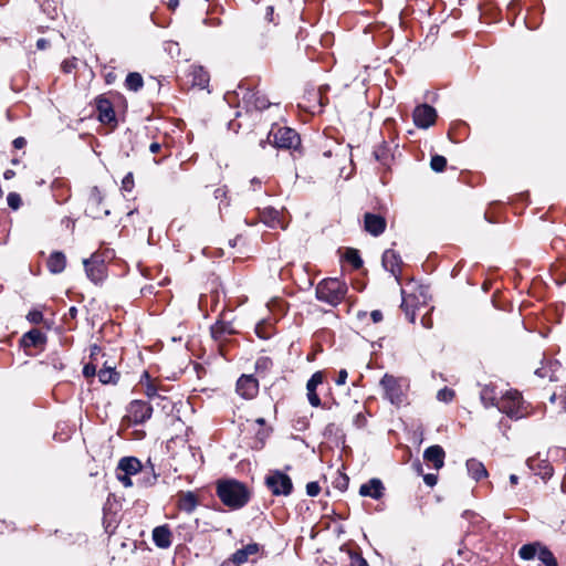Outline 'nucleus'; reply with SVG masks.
Masks as SVG:
<instances>
[{"instance_id":"7c9ffc66","label":"nucleus","mask_w":566,"mask_h":566,"mask_svg":"<svg viewBox=\"0 0 566 566\" xmlns=\"http://www.w3.org/2000/svg\"><path fill=\"white\" fill-rule=\"evenodd\" d=\"M189 76L192 85L205 88L209 84V74L202 66H191Z\"/></svg>"},{"instance_id":"338daca9","label":"nucleus","mask_w":566,"mask_h":566,"mask_svg":"<svg viewBox=\"0 0 566 566\" xmlns=\"http://www.w3.org/2000/svg\"><path fill=\"white\" fill-rule=\"evenodd\" d=\"M203 22L206 24L213 25V27L221 24V21L219 19H213V20L205 19Z\"/></svg>"},{"instance_id":"a19ab883","label":"nucleus","mask_w":566,"mask_h":566,"mask_svg":"<svg viewBox=\"0 0 566 566\" xmlns=\"http://www.w3.org/2000/svg\"><path fill=\"white\" fill-rule=\"evenodd\" d=\"M539 562L544 566H558L557 559L549 549H543L541 552Z\"/></svg>"},{"instance_id":"ea45409f","label":"nucleus","mask_w":566,"mask_h":566,"mask_svg":"<svg viewBox=\"0 0 566 566\" xmlns=\"http://www.w3.org/2000/svg\"><path fill=\"white\" fill-rule=\"evenodd\" d=\"M273 366V361L268 356H261L255 361V370L258 373H266L270 370Z\"/></svg>"},{"instance_id":"f8f14e48","label":"nucleus","mask_w":566,"mask_h":566,"mask_svg":"<svg viewBox=\"0 0 566 566\" xmlns=\"http://www.w3.org/2000/svg\"><path fill=\"white\" fill-rule=\"evenodd\" d=\"M97 117L99 122L107 125H116V115L109 99L98 96L95 101Z\"/></svg>"},{"instance_id":"5fc2aeb1","label":"nucleus","mask_w":566,"mask_h":566,"mask_svg":"<svg viewBox=\"0 0 566 566\" xmlns=\"http://www.w3.org/2000/svg\"><path fill=\"white\" fill-rule=\"evenodd\" d=\"M132 474H118V480L122 482V484L126 488L132 486L134 483L130 479Z\"/></svg>"},{"instance_id":"72a5a7b5","label":"nucleus","mask_w":566,"mask_h":566,"mask_svg":"<svg viewBox=\"0 0 566 566\" xmlns=\"http://www.w3.org/2000/svg\"><path fill=\"white\" fill-rule=\"evenodd\" d=\"M98 379L102 384H116L119 379V374L114 367H104L97 373Z\"/></svg>"},{"instance_id":"69168bd1","label":"nucleus","mask_w":566,"mask_h":566,"mask_svg":"<svg viewBox=\"0 0 566 566\" xmlns=\"http://www.w3.org/2000/svg\"><path fill=\"white\" fill-rule=\"evenodd\" d=\"M62 69L65 73H71L72 72V69H73V64L67 62V61H64L62 63Z\"/></svg>"},{"instance_id":"473e14b6","label":"nucleus","mask_w":566,"mask_h":566,"mask_svg":"<svg viewBox=\"0 0 566 566\" xmlns=\"http://www.w3.org/2000/svg\"><path fill=\"white\" fill-rule=\"evenodd\" d=\"M526 464L531 470H536V468L541 469L542 471L538 472V474H541L543 479L551 478L553 475V468L546 460L528 458Z\"/></svg>"},{"instance_id":"052dcab7","label":"nucleus","mask_w":566,"mask_h":566,"mask_svg":"<svg viewBox=\"0 0 566 566\" xmlns=\"http://www.w3.org/2000/svg\"><path fill=\"white\" fill-rule=\"evenodd\" d=\"M50 46V41L44 39V38H41L36 41V48L38 50H45L46 48Z\"/></svg>"},{"instance_id":"a878e982","label":"nucleus","mask_w":566,"mask_h":566,"mask_svg":"<svg viewBox=\"0 0 566 566\" xmlns=\"http://www.w3.org/2000/svg\"><path fill=\"white\" fill-rule=\"evenodd\" d=\"M198 505V499L191 491L180 492L178 495V507L188 514L192 513Z\"/></svg>"},{"instance_id":"4be33fe9","label":"nucleus","mask_w":566,"mask_h":566,"mask_svg":"<svg viewBox=\"0 0 566 566\" xmlns=\"http://www.w3.org/2000/svg\"><path fill=\"white\" fill-rule=\"evenodd\" d=\"M158 479V474L155 472L154 464L148 461L139 473L136 483L142 488L153 486Z\"/></svg>"},{"instance_id":"5701e85b","label":"nucleus","mask_w":566,"mask_h":566,"mask_svg":"<svg viewBox=\"0 0 566 566\" xmlns=\"http://www.w3.org/2000/svg\"><path fill=\"white\" fill-rule=\"evenodd\" d=\"M560 364L557 360H545L542 366L535 370V375L541 378H548L551 381H556V373L559 370Z\"/></svg>"},{"instance_id":"c9c22d12","label":"nucleus","mask_w":566,"mask_h":566,"mask_svg":"<svg viewBox=\"0 0 566 566\" xmlns=\"http://www.w3.org/2000/svg\"><path fill=\"white\" fill-rule=\"evenodd\" d=\"M125 86L127 90L138 92L144 86L143 76L137 72H130L126 76Z\"/></svg>"},{"instance_id":"4c0bfd02","label":"nucleus","mask_w":566,"mask_h":566,"mask_svg":"<svg viewBox=\"0 0 566 566\" xmlns=\"http://www.w3.org/2000/svg\"><path fill=\"white\" fill-rule=\"evenodd\" d=\"M344 259L353 265L354 269L358 270L363 266V260L359 255L358 250L348 248L344 254Z\"/></svg>"},{"instance_id":"3c124183","label":"nucleus","mask_w":566,"mask_h":566,"mask_svg":"<svg viewBox=\"0 0 566 566\" xmlns=\"http://www.w3.org/2000/svg\"><path fill=\"white\" fill-rule=\"evenodd\" d=\"M96 375V366L94 364H85L83 367V376L88 378Z\"/></svg>"},{"instance_id":"49530a36","label":"nucleus","mask_w":566,"mask_h":566,"mask_svg":"<svg viewBox=\"0 0 566 566\" xmlns=\"http://www.w3.org/2000/svg\"><path fill=\"white\" fill-rule=\"evenodd\" d=\"M27 318L32 324H40L43 321V314L41 311L33 310L29 312Z\"/></svg>"},{"instance_id":"2eb2a0df","label":"nucleus","mask_w":566,"mask_h":566,"mask_svg":"<svg viewBox=\"0 0 566 566\" xmlns=\"http://www.w3.org/2000/svg\"><path fill=\"white\" fill-rule=\"evenodd\" d=\"M365 230L374 237H378L386 230V220L384 217L367 212L364 216Z\"/></svg>"},{"instance_id":"9d476101","label":"nucleus","mask_w":566,"mask_h":566,"mask_svg":"<svg viewBox=\"0 0 566 566\" xmlns=\"http://www.w3.org/2000/svg\"><path fill=\"white\" fill-rule=\"evenodd\" d=\"M412 118L418 128L427 129L436 123L437 111L429 104H421L413 109Z\"/></svg>"},{"instance_id":"bf43d9fd","label":"nucleus","mask_w":566,"mask_h":566,"mask_svg":"<svg viewBox=\"0 0 566 566\" xmlns=\"http://www.w3.org/2000/svg\"><path fill=\"white\" fill-rule=\"evenodd\" d=\"M27 144V140L24 137H17L14 140H13V147L17 148V149H21L25 146Z\"/></svg>"},{"instance_id":"b1692460","label":"nucleus","mask_w":566,"mask_h":566,"mask_svg":"<svg viewBox=\"0 0 566 566\" xmlns=\"http://www.w3.org/2000/svg\"><path fill=\"white\" fill-rule=\"evenodd\" d=\"M143 468L144 467H143L142 462L135 457L122 458L119 460L118 467H117L118 470L123 471L126 474H132V475H136V474L139 475Z\"/></svg>"},{"instance_id":"ddd939ff","label":"nucleus","mask_w":566,"mask_h":566,"mask_svg":"<svg viewBox=\"0 0 566 566\" xmlns=\"http://www.w3.org/2000/svg\"><path fill=\"white\" fill-rule=\"evenodd\" d=\"M381 264L386 271L390 272L399 281L402 260L398 252L392 249L386 250L382 253Z\"/></svg>"},{"instance_id":"7ed1b4c3","label":"nucleus","mask_w":566,"mask_h":566,"mask_svg":"<svg viewBox=\"0 0 566 566\" xmlns=\"http://www.w3.org/2000/svg\"><path fill=\"white\" fill-rule=\"evenodd\" d=\"M316 298L331 306H337L347 293V285L338 279H324L316 286Z\"/></svg>"},{"instance_id":"bb28decb","label":"nucleus","mask_w":566,"mask_h":566,"mask_svg":"<svg viewBox=\"0 0 566 566\" xmlns=\"http://www.w3.org/2000/svg\"><path fill=\"white\" fill-rule=\"evenodd\" d=\"M46 265L51 273H62L66 266V258L64 253L61 251L52 252L48 259Z\"/></svg>"},{"instance_id":"79ce46f5","label":"nucleus","mask_w":566,"mask_h":566,"mask_svg":"<svg viewBox=\"0 0 566 566\" xmlns=\"http://www.w3.org/2000/svg\"><path fill=\"white\" fill-rule=\"evenodd\" d=\"M454 398V391L448 387L440 389L437 394V399L443 402H450Z\"/></svg>"},{"instance_id":"6e6d98bb","label":"nucleus","mask_w":566,"mask_h":566,"mask_svg":"<svg viewBox=\"0 0 566 566\" xmlns=\"http://www.w3.org/2000/svg\"><path fill=\"white\" fill-rule=\"evenodd\" d=\"M235 98H237V92H227L224 94V101L231 106L234 104L235 102Z\"/></svg>"},{"instance_id":"c756f323","label":"nucleus","mask_w":566,"mask_h":566,"mask_svg":"<svg viewBox=\"0 0 566 566\" xmlns=\"http://www.w3.org/2000/svg\"><path fill=\"white\" fill-rule=\"evenodd\" d=\"M543 549H548L546 546H543L541 543L538 542H535V543H528V544H525L523 545L520 551H518V555L522 559H525V560H531L533 559L536 555L537 557L539 558V554Z\"/></svg>"},{"instance_id":"e433bc0d","label":"nucleus","mask_w":566,"mask_h":566,"mask_svg":"<svg viewBox=\"0 0 566 566\" xmlns=\"http://www.w3.org/2000/svg\"><path fill=\"white\" fill-rule=\"evenodd\" d=\"M274 333V326L268 321H261L255 326V334L261 339H270Z\"/></svg>"},{"instance_id":"f257e3e1","label":"nucleus","mask_w":566,"mask_h":566,"mask_svg":"<svg viewBox=\"0 0 566 566\" xmlns=\"http://www.w3.org/2000/svg\"><path fill=\"white\" fill-rule=\"evenodd\" d=\"M217 495L226 506L240 510L249 503L251 492L244 483L230 479L218 482Z\"/></svg>"},{"instance_id":"a18cd8bd","label":"nucleus","mask_w":566,"mask_h":566,"mask_svg":"<svg viewBox=\"0 0 566 566\" xmlns=\"http://www.w3.org/2000/svg\"><path fill=\"white\" fill-rule=\"evenodd\" d=\"M335 488H337L340 491H345L348 488L349 479L346 474H339L338 478L334 482Z\"/></svg>"},{"instance_id":"680f3d73","label":"nucleus","mask_w":566,"mask_h":566,"mask_svg":"<svg viewBox=\"0 0 566 566\" xmlns=\"http://www.w3.org/2000/svg\"><path fill=\"white\" fill-rule=\"evenodd\" d=\"M76 316H77V308H76V306H71L69 308V312L65 314V319H67V318L75 319Z\"/></svg>"},{"instance_id":"37998d69","label":"nucleus","mask_w":566,"mask_h":566,"mask_svg":"<svg viewBox=\"0 0 566 566\" xmlns=\"http://www.w3.org/2000/svg\"><path fill=\"white\" fill-rule=\"evenodd\" d=\"M7 202L11 209L17 210L20 208L22 201H21V197L19 193L9 192V195L7 197Z\"/></svg>"},{"instance_id":"39448f33","label":"nucleus","mask_w":566,"mask_h":566,"mask_svg":"<svg viewBox=\"0 0 566 566\" xmlns=\"http://www.w3.org/2000/svg\"><path fill=\"white\" fill-rule=\"evenodd\" d=\"M522 396L516 390H507L500 398L496 406L500 412L505 413L511 419H520L523 417L521 411Z\"/></svg>"},{"instance_id":"f3484780","label":"nucleus","mask_w":566,"mask_h":566,"mask_svg":"<svg viewBox=\"0 0 566 566\" xmlns=\"http://www.w3.org/2000/svg\"><path fill=\"white\" fill-rule=\"evenodd\" d=\"M500 395L503 394L494 384H486L480 390V400L485 408L496 407L500 402Z\"/></svg>"},{"instance_id":"423d86ee","label":"nucleus","mask_w":566,"mask_h":566,"mask_svg":"<svg viewBox=\"0 0 566 566\" xmlns=\"http://www.w3.org/2000/svg\"><path fill=\"white\" fill-rule=\"evenodd\" d=\"M380 386L384 389L385 398L392 405L400 406L405 401L402 387L395 376L385 374L380 380Z\"/></svg>"},{"instance_id":"de8ad7c7","label":"nucleus","mask_w":566,"mask_h":566,"mask_svg":"<svg viewBox=\"0 0 566 566\" xmlns=\"http://www.w3.org/2000/svg\"><path fill=\"white\" fill-rule=\"evenodd\" d=\"M349 566H369V565H368L367 560L361 557V555L350 553Z\"/></svg>"},{"instance_id":"0e129e2a","label":"nucleus","mask_w":566,"mask_h":566,"mask_svg":"<svg viewBox=\"0 0 566 566\" xmlns=\"http://www.w3.org/2000/svg\"><path fill=\"white\" fill-rule=\"evenodd\" d=\"M160 149H161V145L157 142L151 143L149 146V151L153 154L158 153Z\"/></svg>"},{"instance_id":"412c9836","label":"nucleus","mask_w":566,"mask_h":566,"mask_svg":"<svg viewBox=\"0 0 566 566\" xmlns=\"http://www.w3.org/2000/svg\"><path fill=\"white\" fill-rule=\"evenodd\" d=\"M154 544L159 548H168L171 545V531L168 525H160L153 530Z\"/></svg>"},{"instance_id":"393cba45","label":"nucleus","mask_w":566,"mask_h":566,"mask_svg":"<svg viewBox=\"0 0 566 566\" xmlns=\"http://www.w3.org/2000/svg\"><path fill=\"white\" fill-rule=\"evenodd\" d=\"M45 342V334L36 328L27 332L21 339V343L24 347H39L41 345H44Z\"/></svg>"},{"instance_id":"13d9d810","label":"nucleus","mask_w":566,"mask_h":566,"mask_svg":"<svg viewBox=\"0 0 566 566\" xmlns=\"http://www.w3.org/2000/svg\"><path fill=\"white\" fill-rule=\"evenodd\" d=\"M213 195L216 199L222 200L227 196V190L224 187H220L213 191Z\"/></svg>"},{"instance_id":"f704fd0d","label":"nucleus","mask_w":566,"mask_h":566,"mask_svg":"<svg viewBox=\"0 0 566 566\" xmlns=\"http://www.w3.org/2000/svg\"><path fill=\"white\" fill-rule=\"evenodd\" d=\"M42 12L50 19H55L59 11V4L55 0H35Z\"/></svg>"},{"instance_id":"c03bdc74","label":"nucleus","mask_w":566,"mask_h":566,"mask_svg":"<svg viewBox=\"0 0 566 566\" xmlns=\"http://www.w3.org/2000/svg\"><path fill=\"white\" fill-rule=\"evenodd\" d=\"M134 188V176L133 172H128L122 180V189L130 192Z\"/></svg>"},{"instance_id":"aec40b11","label":"nucleus","mask_w":566,"mask_h":566,"mask_svg":"<svg viewBox=\"0 0 566 566\" xmlns=\"http://www.w3.org/2000/svg\"><path fill=\"white\" fill-rule=\"evenodd\" d=\"M261 546L258 543H249L248 545L243 546L242 548L237 549L230 558L237 564V566H240L244 563H247L250 558V556L256 555L260 551Z\"/></svg>"},{"instance_id":"8fccbe9b","label":"nucleus","mask_w":566,"mask_h":566,"mask_svg":"<svg viewBox=\"0 0 566 566\" xmlns=\"http://www.w3.org/2000/svg\"><path fill=\"white\" fill-rule=\"evenodd\" d=\"M401 308L402 311L405 312V315H406V318L410 322V323H413L415 319H416V313L413 310H410L408 304L406 303V300L402 298V303H401Z\"/></svg>"},{"instance_id":"6e6552de","label":"nucleus","mask_w":566,"mask_h":566,"mask_svg":"<svg viewBox=\"0 0 566 566\" xmlns=\"http://www.w3.org/2000/svg\"><path fill=\"white\" fill-rule=\"evenodd\" d=\"M239 90L243 91L242 102L247 109L254 108L256 111H263L270 107V101L260 92L250 90L248 87L245 88L242 83L239 84Z\"/></svg>"},{"instance_id":"cd10ccee","label":"nucleus","mask_w":566,"mask_h":566,"mask_svg":"<svg viewBox=\"0 0 566 566\" xmlns=\"http://www.w3.org/2000/svg\"><path fill=\"white\" fill-rule=\"evenodd\" d=\"M465 467L468 474L475 481L488 476V470L484 464L474 458L467 460Z\"/></svg>"},{"instance_id":"09e8293b","label":"nucleus","mask_w":566,"mask_h":566,"mask_svg":"<svg viewBox=\"0 0 566 566\" xmlns=\"http://www.w3.org/2000/svg\"><path fill=\"white\" fill-rule=\"evenodd\" d=\"M319 491H321V486H319L318 482H308L306 484V494L308 496H312V497L316 496V495H318Z\"/></svg>"},{"instance_id":"6ab92c4d","label":"nucleus","mask_w":566,"mask_h":566,"mask_svg":"<svg viewBox=\"0 0 566 566\" xmlns=\"http://www.w3.org/2000/svg\"><path fill=\"white\" fill-rule=\"evenodd\" d=\"M446 452L439 444L428 447L423 452V459L433 464L436 470H440L444 465Z\"/></svg>"},{"instance_id":"20e7f679","label":"nucleus","mask_w":566,"mask_h":566,"mask_svg":"<svg viewBox=\"0 0 566 566\" xmlns=\"http://www.w3.org/2000/svg\"><path fill=\"white\" fill-rule=\"evenodd\" d=\"M264 483L274 496H289L293 492L291 478L280 470H271L266 474Z\"/></svg>"},{"instance_id":"e2e57ef3","label":"nucleus","mask_w":566,"mask_h":566,"mask_svg":"<svg viewBox=\"0 0 566 566\" xmlns=\"http://www.w3.org/2000/svg\"><path fill=\"white\" fill-rule=\"evenodd\" d=\"M146 395L149 399H154L155 397H157V389L154 386L149 385L147 387Z\"/></svg>"},{"instance_id":"a211bd4d","label":"nucleus","mask_w":566,"mask_h":566,"mask_svg":"<svg viewBox=\"0 0 566 566\" xmlns=\"http://www.w3.org/2000/svg\"><path fill=\"white\" fill-rule=\"evenodd\" d=\"M323 382V374L322 371L314 373L311 378L307 380L306 390H307V399L312 407H319L322 405L321 398L316 392V388L318 385Z\"/></svg>"},{"instance_id":"f03ea898","label":"nucleus","mask_w":566,"mask_h":566,"mask_svg":"<svg viewBox=\"0 0 566 566\" xmlns=\"http://www.w3.org/2000/svg\"><path fill=\"white\" fill-rule=\"evenodd\" d=\"M268 143L273 144L276 148L297 149L301 145V138L296 130L291 127L273 125L268 138L260 140V146L264 148Z\"/></svg>"},{"instance_id":"c85d7f7f","label":"nucleus","mask_w":566,"mask_h":566,"mask_svg":"<svg viewBox=\"0 0 566 566\" xmlns=\"http://www.w3.org/2000/svg\"><path fill=\"white\" fill-rule=\"evenodd\" d=\"M103 201V195L97 186L92 187L90 191L88 206L86 208V214L93 219H101L102 216L94 211V207H98Z\"/></svg>"},{"instance_id":"9b49d317","label":"nucleus","mask_w":566,"mask_h":566,"mask_svg":"<svg viewBox=\"0 0 566 566\" xmlns=\"http://www.w3.org/2000/svg\"><path fill=\"white\" fill-rule=\"evenodd\" d=\"M237 392L244 399H252L259 391V382L252 375H242L235 386Z\"/></svg>"},{"instance_id":"603ef678","label":"nucleus","mask_w":566,"mask_h":566,"mask_svg":"<svg viewBox=\"0 0 566 566\" xmlns=\"http://www.w3.org/2000/svg\"><path fill=\"white\" fill-rule=\"evenodd\" d=\"M347 377H348L347 370L346 369H340L338 371L337 378L335 379L336 385L337 386L345 385L346 380H347Z\"/></svg>"},{"instance_id":"58836bf2","label":"nucleus","mask_w":566,"mask_h":566,"mask_svg":"<svg viewBox=\"0 0 566 566\" xmlns=\"http://www.w3.org/2000/svg\"><path fill=\"white\" fill-rule=\"evenodd\" d=\"M430 167L436 172H442L447 167V159L444 156L434 155L431 157Z\"/></svg>"},{"instance_id":"1a4fd4ad","label":"nucleus","mask_w":566,"mask_h":566,"mask_svg":"<svg viewBox=\"0 0 566 566\" xmlns=\"http://www.w3.org/2000/svg\"><path fill=\"white\" fill-rule=\"evenodd\" d=\"M153 407L148 401L133 400L128 406V418L134 424H142L150 419Z\"/></svg>"},{"instance_id":"dca6fc26","label":"nucleus","mask_w":566,"mask_h":566,"mask_svg":"<svg viewBox=\"0 0 566 566\" xmlns=\"http://www.w3.org/2000/svg\"><path fill=\"white\" fill-rule=\"evenodd\" d=\"M87 277L95 284L102 282L105 276V265L103 262L85 259L83 261Z\"/></svg>"},{"instance_id":"2f4dec72","label":"nucleus","mask_w":566,"mask_h":566,"mask_svg":"<svg viewBox=\"0 0 566 566\" xmlns=\"http://www.w3.org/2000/svg\"><path fill=\"white\" fill-rule=\"evenodd\" d=\"M260 220L270 228H275L280 223V213L272 207L259 210Z\"/></svg>"},{"instance_id":"0eeeda50","label":"nucleus","mask_w":566,"mask_h":566,"mask_svg":"<svg viewBox=\"0 0 566 566\" xmlns=\"http://www.w3.org/2000/svg\"><path fill=\"white\" fill-rule=\"evenodd\" d=\"M210 334L213 340L218 343L219 349L223 354L224 345L230 340L232 335L237 334V331L231 322L219 319L210 327Z\"/></svg>"},{"instance_id":"4d7b16f0","label":"nucleus","mask_w":566,"mask_h":566,"mask_svg":"<svg viewBox=\"0 0 566 566\" xmlns=\"http://www.w3.org/2000/svg\"><path fill=\"white\" fill-rule=\"evenodd\" d=\"M370 318L374 323H379L382 321V313L379 310H374L370 313Z\"/></svg>"},{"instance_id":"864d4df0","label":"nucleus","mask_w":566,"mask_h":566,"mask_svg":"<svg viewBox=\"0 0 566 566\" xmlns=\"http://www.w3.org/2000/svg\"><path fill=\"white\" fill-rule=\"evenodd\" d=\"M437 481H438V478L434 474L429 473V474L423 475V482L428 486H434L437 484Z\"/></svg>"},{"instance_id":"774afa93","label":"nucleus","mask_w":566,"mask_h":566,"mask_svg":"<svg viewBox=\"0 0 566 566\" xmlns=\"http://www.w3.org/2000/svg\"><path fill=\"white\" fill-rule=\"evenodd\" d=\"M179 6V0H168V8L170 10H176L177 7Z\"/></svg>"},{"instance_id":"4468645a","label":"nucleus","mask_w":566,"mask_h":566,"mask_svg":"<svg viewBox=\"0 0 566 566\" xmlns=\"http://www.w3.org/2000/svg\"><path fill=\"white\" fill-rule=\"evenodd\" d=\"M385 486L380 479L373 478L368 482L364 483L359 488V495L365 497H371L374 500H380L384 496Z\"/></svg>"}]
</instances>
